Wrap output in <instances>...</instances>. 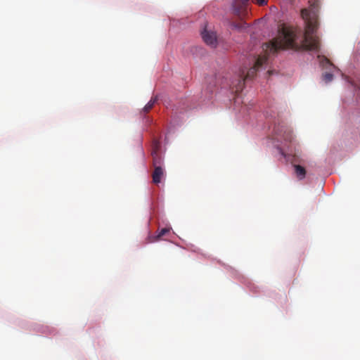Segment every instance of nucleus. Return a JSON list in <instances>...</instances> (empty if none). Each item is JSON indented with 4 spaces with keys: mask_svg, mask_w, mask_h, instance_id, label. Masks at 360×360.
Segmentation results:
<instances>
[{
    "mask_svg": "<svg viewBox=\"0 0 360 360\" xmlns=\"http://www.w3.org/2000/svg\"><path fill=\"white\" fill-rule=\"evenodd\" d=\"M309 8L301 10V15L304 21V32L300 42L297 41L298 34L301 30L297 31L293 27L282 25L278 29V36L269 43L263 45L265 51L264 56H259L255 65L250 68L245 77L240 75L236 83L232 82L231 88L233 91H241L245 85V81L252 79L257 70L267 62L269 55L276 53L281 49H292L296 51H319V39L315 35L319 28V13L320 4L318 0L309 1Z\"/></svg>",
    "mask_w": 360,
    "mask_h": 360,
    "instance_id": "f257e3e1",
    "label": "nucleus"
},
{
    "mask_svg": "<svg viewBox=\"0 0 360 360\" xmlns=\"http://www.w3.org/2000/svg\"><path fill=\"white\" fill-rule=\"evenodd\" d=\"M202 37L203 41L209 46L212 47H215L217 44V38L216 32L208 30L207 28H205L203 31L201 32Z\"/></svg>",
    "mask_w": 360,
    "mask_h": 360,
    "instance_id": "f03ea898",
    "label": "nucleus"
},
{
    "mask_svg": "<svg viewBox=\"0 0 360 360\" xmlns=\"http://www.w3.org/2000/svg\"><path fill=\"white\" fill-rule=\"evenodd\" d=\"M275 132L278 136H281V139H283L286 141L290 142L292 139V134L291 130L285 127H282L281 129L279 128L276 129Z\"/></svg>",
    "mask_w": 360,
    "mask_h": 360,
    "instance_id": "7ed1b4c3",
    "label": "nucleus"
},
{
    "mask_svg": "<svg viewBox=\"0 0 360 360\" xmlns=\"http://www.w3.org/2000/svg\"><path fill=\"white\" fill-rule=\"evenodd\" d=\"M164 176V169L162 167H156L152 174L153 182L155 184L160 183L162 178Z\"/></svg>",
    "mask_w": 360,
    "mask_h": 360,
    "instance_id": "20e7f679",
    "label": "nucleus"
},
{
    "mask_svg": "<svg viewBox=\"0 0 360 360\" xmlns=\"http://www.w3.org/2000/svg\"><path fill=\"white\" fill-rule=\"evenodd\" d=\"M171 228H163L161 230H160L158 233V234L155 236H149L148 238V243H154L156 242L162 238L170 232Z\"/></svg>",
    "mask_w": 360,
    "mask_h": 360,
    "instance_id": "39448f33",
    "label": "nucleus"
},
{
    "mask_svg": "<svg viewBox=\"0 0 360 360\" xmlns=\"http://www.w3.org/2000/svg\"><path fill=\"white\" fill-rule=\"evenodd\" d=\"M293 167L295 169V174L297 176V178L299 180H302L306 176V169L304 167L300 165H293Z\"/></svg>",
    "mask_w": 360,
    "mask_h": 360,
    "instance_id": "423d86ee",
    "label": "nucleus"
},
{
    "mask_svg": "<svg viewBox=\"0 0 360 360\" xmlns=\"http://www.w3.org/2000/svg\"><path fill=\"white\" fill-rule=\"evenodd\" d=\"M245 6V5L240 2L239 0H236L232 4L233 13L237 16H240Z\"/></svg>",
    "mask_w": 360,
    "mask_h": 360,
    "instance_id": "0eeeda50",
    "label": "nucleus"
},
{
    "mask_svg": "<svg viewBox=\"0 0 360 360\" xmlns=\"http://www.w3.org/2000/svg\"><path fill=\"white\" fill-rule=\"evenodd\" d=\"M152 156H153V165L154 168H156V167H162V160L161 157L158 155V153L156 150H153L152 152Z\"/></svg>",
    "mask_w": 360,
    "mask_h": 360,
    "instance_id": "6e6552de",
    "label": "nucleus"
},
{
    "mask_svg": "<svg viewBox=\"0 0 360 360\" xmlns=\"http://www.w3.org/2000/svg\"><path fill=\"white\" fill-rule=\"evenodd\" d=\"M158 98L157 96L153 97L149 102L144 106L143 110L145 113L148 112L154 106L155 103L157 102Z\"/></svg>",
    "mask_w": 360,
    "mask_h": 360,
    "instance_id": "1a4fd4ad",
    "label": "nucleus"
},
{
    "mask_svg": "<svg viewBox=\"0 0 360 360\" xmlns=\"http://www.w3.org/2000/svg\"><path fill=\"white\" fill-rule=\"evenodd\" d=\"M322 78L326 83H328L333 80V75L330 72H325L323 74Z\"/></svg>",
    "mask_w": 360,
    "mask_h": 360,
    "instance_id": "9d476101",
    "label": "nucleus"
},
{
    "mask_svg": "<svg viewBox=\"0 0 360 360\" xmlns=\"http://www.w3.org/2000/svg\"><path fill=\"white\" fill-rule=\"evenodd\" d=\"M232 26L237 30H240L246 27V23L245 22H240V23H236L233 22L232 23Z\"/></svg>",
    "mask_w": 360,
    "mask_h": 360,
    "instance_id": "9b49d317",
    "label": "nucleus"
},
{
    "mask_svg": "<svg viewBox=\"0 0 360 360\" xmlns=\"http://www.w3.org/2000/svg\"><path fill=\"white\" fill-rule=\"evenodd\" d=\"M323 66H326V65H328V66H331L333 67V68L335 69L336 68L330 62V60L326 58H324L323 61Z\"/></svg>",
    "mask_w": 360,
    "mask_h": 360,
    "instance_id": "f8f14e48",
    "label": "nucleus"
},
{
    "mask_svg": "<svg viewBox=\"0 0 360 360\" xmlns=\"http://www.w3.org/2000/svg\"><path fill=\"white\" fill-rule=\"evenodd\" d=\"M252 1L259 5H264V4H266V0H252Z\"/></svg>",
    "mask_w": 360,
    "mask_h": 360,
    "instance_id": "ddd939ff",
    "label": "nucleus"
},
{
    "mask_svg": "<svg viewBox=\"0 0 360 360\" xmlns=\"http://www.w3.org/2000/svg\"><path fill=\"white\" fill-rule=\"evenodd\" d=\"M248 1L249 0H239L240 2H241L243 4H245V5H246V4Z\"/></svg>",
    "mask_w": 360,
    "mask_h": 360,
    "instance_id": "4468645a",
    "label": "nucleus"
}]
</instances>
